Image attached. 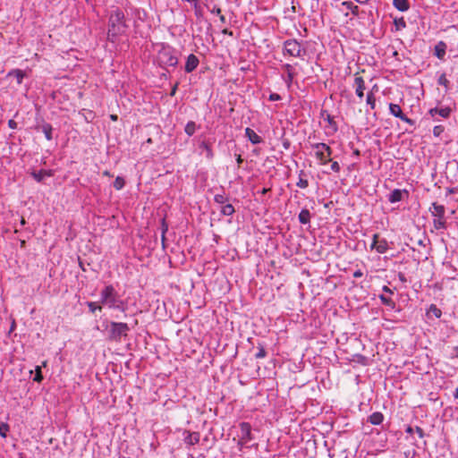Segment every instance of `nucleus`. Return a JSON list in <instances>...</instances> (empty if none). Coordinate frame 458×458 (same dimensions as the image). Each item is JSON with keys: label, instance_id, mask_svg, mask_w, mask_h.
<instances>
[{"label": "nucleus", "instance_id": "9b49d317", "mask_svg": "<svg viewBox=\"0 0 458 458\" xmlns=\"http://www.w3.org/2000/svg\"><path fill=\"white\" fill-rule=\"evenodd\" d=\"M394 292L387 288L386 286L383 287V293L378 294L383 304L387 306L389 309L394 308V302L393 301Z\"/></svg>", "mask_w": 458, "mask_h": 458}, {"label": "nucleus", "instance_id": "de8ad7c7", "mask_svg": "<svg viewBox=\"0 0 458 458\" xmlns=\"http://www.w3.org/2000/svg\"><path fill=\"white\" fill-rule=\"evenodd\" d=\"M367 104L372 106V89L367 92Z\"/></svg>", "mask_w": 458, "mask_h": 458}, {"label": "nucleus", "instance_id": "ddd939ff", "mask_svg": "<svg viewBox=\"0 0 458 458\" xmlns=\"http://www.w3.org/2000/svg\"><path fill=\"white\" fill-rule=\"evenodd\" d=\"M283 69L286 72V76H283V80L287 88H290L295 76L293 66L290 64H284Z\"/></svg>", "mask_w": 458, "mask_h": 458}, {"label": "nucleus", "instance_id": "3c124183", "mask_svg": "<svg viewBox=\"0 0 458 458\" xmlns=\"http://www.w3.org/2000/svg\"><path fill=\"white\" fill-rule=\"evenodd\" d=\"M179 82H176L171 89L170 96L174 97L176 94Z\"/></svg>", "mask_w": 458, "mask_h": 458}, {"label": "nucleus", "instance_id": "6e6552de", "mask_svg": "<svg viewBox=\"0 0 458 458\" xmlns=\"http://www.w3.org/2000/svg\"><path fill=\"white\" fill-rule=\"evenodd\" d=\"M321 118L323 119L324 131L327 136H333L338 131V125L335 117L330 114L327 111L321 112Z\"/></svg>", "mask_w": 458, "mask_h": 458}, {"label": "nucleus", "instance_id": "338daca9", "mask_svg": "<svg viewBox=\"0 0 458 458\" xmlns=\"http://www.w3.org/2000/svg\"><path fill=\"white\" fill-rule=\"evenodd\" d=\"M288 146H289V143H286V142H284V147L285 148H288Z\"/></svg>", "mask_w": 458, "mask_h": 458}, {"label": "nucleus", "instance_id": "1a4fd4ad", "mask_svg": "<svg viewBox=\"0 0 458 458\" xmlns=\"http://www.w3.org/2000/svg\"><path fill=\"white\" fill-rule=\"evenodd\" d=\"M127 14L131 15L133 19V28L137 30L140 26V21L144 22L148 18V13L143 8L130 6L127 9Z\"/></svg>", "mask_w": 458, "mask_h": 458}, {"label": "nucleus", "instance_id": "c9c22d12", "mask_svg": "<svg viewBox=\"0 0 458 458\" xmlns=\"http://www.w3.org/2000/svg\"><path fill=\"white\" fill-rule=\"evenodd\" d=\"M227 199H228L227 197L224 193L216 194L214 196V200L217 204L224 205L227 201Z\"/></svg>", "mask_w": 458, "mask_h": 458}, {"label": "nucleus", "instance_id": "9d476101", "mask_svg": "<svg viewBox=\"0 0 458 458\" xmlns=\"http://www.w3.org/2000/svg\"><path fill=\"white\" fill-rule=\"evenodd\" d=\"M389 111H390V114L392 115H394V117H397L399 119H401L402 121H403L404 123L410 124V125H413L414 124V122L413 120L410 119L409 117H407L402 111V108L399 105L397 104H389Z\"/></svg>", "mask_w": 458, "mask_h": 458}, {"label": "nucleus", "instance_id": "72a5a7b5", "mask_svg": "<svg viewBox=\"0 0 458 458\" xmlns=\"http://www.w3.org/2000/svg\"><path fill=\"white\" fill-rule=\"evenodd\" d=\"M125 185V181L122 176H117L114 182V188L117 191L122 190Z\"/></svg>", "mask_w": 458, "mask_h": 458}, {"label": "nucleus", "instance_id": "5fc2aeb1", "mask_svg": "<svg viewBox=\"0 0 458 458\" xmlns=\"http://www.w3.org/2000/svg\"><path fill=\"white\" fill-rule=\"evenodd\" d=\"M103 175L106 176V177H112L113 176V174L109 171H107V170L103 172Z\"/></svg>", "mask_w": 458, "mask_h": 458}, {"label": "nucleus", "instance_id": "39448f33", "mask_svg": "<svg viewBox=\"0 0 458 458\" xmlns=\"http://www.w3.org/2000/svg\"><path fill=\"white\" fill-rule=\"evenodd\" d=\"M433 218V225L436 230H444L446 228V222L445 219V208L437 202L432 203L429 208Z\"/></svg>", "mask_w": 458, "mask_h": 458}, {"label": "nucleus", "instance_id": "0e129e2a", "mask_svg": "<svg viewBox=\"0 0 458 458\" xmlns=\"http://www.w3.org/2000/svg\"><path fill=\"white\" fill-rule=\"evenodd\" d=\"M454 189H448V193L451 194V193H454Z\"/></svg>", "mask_w": 458, "mask_h": 458}, {"label": "nucleus", "instance_id": "6ab92c4d", "mask_svg": "<svg viewBox=\"0 0 458 458\" xmlns=\"http://www.w3.org/2000/svg\"><path fill=\"white\" fill-rule=\"evenodd\" d=\"M245 137H247L252 144H259L262 142V138L249 127L245 129Z\"/></svg>", "mask_w": 458, "mask_h": 458}, {"label": "nucleus", "instance_id": "4c0bfd02", "mask_svg": "<svg viewBox=\"0 0 458 458\" xmlns=\"http://www.w3.org/2000/svg\"><path fill=\"white\" fill-rule=\"evenodd\" d=\"M167 230H168V225H167V224H166V222H165V218H163V219L161 220V232H162L161 239H162V242H165V233H166Z\"/></svg>", "mask_w": 458, "mask_h": 458}, {"label": "nucleus", "instance_id": "20e7f679", "mask_svg": "<svg viewBox=\"0 0 458 458\" xmlns=\"http://www.w3.org/2000/svg\"><path fill=\"white\" fill-rule=\"evenodd\" d=\"M310 148L315 150V157L319 164L325 165L331 162L332 148L324 142L310 143Z\"/></svg>", "mask_w": 458, "mask_h": 458}, {"label": "nucleus", "instance_id": "412c9836", "mask_svg": "<svg viewBox=\"0 0 458 458\" xmlns=\"http://www.w3.org/2000/svg\"><path fill=\"white\" fill-rule=\"evenodd\" d=\"M377 442L378 445V448L377 450H380V448H383L386 446V444L387 442V437L386 431H377V440L374 439V443Z\"/></svg>", "mask_w": 458, "mask_h": 458}, {"label": "nucleus", "instance_id": "f704fd0d", "mask_svg": "<svg viewBox=\"0 0 458 458\" xmlns=\"http://www.w3.org/2000/svg\"><path fill=\"white\" fill-rule=\"evenodd\" d=\"M42 380H43V375L41 372V366H36L35 377H33V381L40 383Z\"/></svg>", "mask_w": 458, "mask_h": 458}, {"label": "nucleus", "instance_id": "423d86ee", "mask_svg": "<svg viewBox=\"0 0 458 458\" xmlns=\"http://www.w3.org/2000/svg\"><path fill=\"white\" fill-rule=\"evenodd\" d=\"M130 327L128 324L123 322H110L108 334L109 339L115 342H120L122 337H126Z\"/></svg>", "mask_w": 458, "mask_h": 458}, {"label": "nucleus", "instance_id": "473e14b6", "mask_svg": "<svg viewBox=\"0 0 458 458\" xmlns=\"http://www.w3.org/2000/svg\"><path fill=\"white\" fill-rule=\"evenodd\" d=\"M87 305L89 307V311L92 313H94L96 310H101L103 307V305L99 303V301L98 302L89 301L87 302Z\"/></svg>", "mask_w": 458, "mask_h": 458}, {"label": "nucleus", "instance_id": "bf43d9fd", "mask_svg": "<svg viewBox=\"0 0 458 458\" xmlns=\"http://www.w3.org/2000/svg\"><path fill=\"white\" fill-rule=\"evenodd\" d=\"M414 430H415V429H413V428H411V427H408V428H406V432H407V433H409V434L413 433V431H414Z\"/></svg>", "mask_w": 458, "mask_h": 458}, {"label": "nucleus", "instance_id": "49530a36", "mask_svg": "<svg viewBox=\"0 0 458 458\" xmlns=\"http://www.w3.org/2000/svg\"><path fill=\"white\" fill-rule=\"evenodd\" d=\"M268 99H269L270 101H278V100H281V99H282V98H281V96H280L279 94H277V93H271V94L269 95V97H268Z\"/></svg>", "mask_w": 458, "mask_h": 458}, {"label": "nucleus", "instance_id": "2eb2a0df", "mask_svg": "<svg viewBox=\"0 0 458 458\" xmlns=\"http://www.w3.org/2000/svg\"><path fill=\"white\" fill-rule=\"evenodd\" d=\"M408 194L409 193L406 190L395 189L388 194V200L391 203H395V202L401 201L403 199V196L407 197Z\"/></svg>", "mask_w": 458, "mask_h": 458}, {"label": "nucleus", "instance_id": "e433bc0d", "mask_svg": "<svg viewBox=\"0 0 458 458\" xmlns=\"http://www.w3.org/2000/svg\"><path fill=\"white\" fill-rule=\"evenodd\" d=\"M9 429H10V428L7 423L0 422V436L2 437H4V438L6 437Z\"/></svg>", "mask_w": 458, "mask_h": 458}, {"label": "nucleus", "instance_id": "f257e3e1", "mask_svg": "<svg viewBox=\"0 0 458 458\" xmlns=\"http://www.w3.org/2000/svg\"><path fill=\"white\" fill-rule=\"evenodd\" d=\"M107 40L116 44L120 37L127 36L129 24L124 12L117 7L112 6L107 13Z\"/></svg>", "mask_w": 458, "mask_h": 458}, {"label": "nucleus", "instance_id": "13d9d810", "mask_svg": "<svg viewBox=\"0 0 458 458\" xmlns=\"http://www.w3.org/2000/svg\"><path fill=\"white\" fill-rule=\"evenodd\" d=\"M269 191H270V189H269V188H264V189H262V191H261V194L265 195V194H267Z\"/></svg>", "mask_w": 458, "mask_h": 458}, {"label": "nucleus", "instance_id": "864d4df0", "mask_svg": "<svg viewBox=\"0 0 458 458\" xmlns=\"http://www.w3.org/2000/svg\"><path fill=\"white\" fill-rule=\"evenodd\" d=\"M235 157H236L237 165H238V166H240L242 164L243 159L240 154H235Z\"/></svg>", "mask_w": 458, "mask_h": 458}, {"label": "nucleus", "instance_id": "8fccbe9b", "mask_svg": "<svg viewBox=\"0 0 458 458\" xmlns=\"http://www.w3.org/2000/svg\"><path fill=\"white\" fill-rule=\"evenodd\" d=\"M415 432L418 434V436L422 438L424 437V431L420 427H416L415 428Z\"/></svg>", "mask_w": 458, "mask_h": 458}, {"label": "nucleus", "instance_id": "a211bd4d", "mask_svg": "<svg viewBox=\"0 0 458 458\" xmlns=\"http://www.w3.org/2000/svg\"><path fill=\"white\" fill-rule=\"evenodd\" d=\"M387 248V242L386 240H379L377 235L374 234V249L379 253H385Z\"/></svg>", "mask_w": 458, "mask_h": 458}, {"label": "nucleus", "instance_id": "680f3d73", "mask_svg": "<svg viewBox=\"0 0 458 458\" xmlns=\"http://www.w3.org/2000/svg\"><path fill=\"white\" fill-rule=\"evenodd\" d=\"M367 422L372 423V415L367 417Z\"/></svg>", "mask_w": 458, "mask_h": 458}, {"label": "nucleus", "instance_id": "c03bdc74", "mask_svg": "<svg viewBox=\"0 0 458 458\" xmlns=\"http://www.w3.org/2000/svg\"><path fill=\"white\" fill-rule=\"evenodd\" d=\"M330 168L335 173H339L340 169H341L339 163L336 161H332V160H331Z\"/></svg>", "mask_w": 458, "mask_h": 458}, {"label": "nucleus", "instance_id": "4be33fe9", "mask_svg": "<svg viewBox=\"0 0 458 458\" xmlns=\"http://www.w3.org/2000/svg\"><path fill=\"white\" fill-rule=\"evenodd\" d=\"M429 113L432 116L438 114L443 118H447L451 114V109L449 107L432 108L430 109Z\"/></svg>", "mask_w": 458, "mask_h": 458}, {"label": "nucleus", "instance_id": "a19ab883", "mask_svg": "<svg viewBox=\"0 0 458 458\" xmlns=\"http://www.w3.org/2000/svg\"><path fill=\"white\" fill-rule=\"evenodd\" d=\"M445 131V127L443 125H436L433 128V134L435 137H439Z\"/></svg>", "mask_w": 458, "mask_h": 458}, {"label": "nucleus", "instance_id": "f03ea898", "mask_svg": "<svg viewBox=\"0 0 458 458\" xmlns=\"http://www.w3.org/2000/svg\"><path fill=\"white\" fill-rule=\"evenodd\" d=\"M99 303L111 310L124 311L125 302L112 284L106 285L100 292Z\"/></svg>", "mask_w": 458, "mask_h": 458}, {"label": "nucleus", "instance_id": "e2e57ef3", "mask_svg": "<svg viewBox=\"0 0 458 458\" xmlns=\"http://www.w3.org/2000/svg\"><path fill=\"white\" fill-rule=\"evenodd\" d=\"M47 360L43 361V362H42V367H47Z\"/></svg>", "mask_w": 458, "mask_h": 458}, {"label": "nucleus", "instance_id": "09e8293b", "mask_svg": "<svg viewBox=\"0 0 458 458\" xmlns=\"http://www.w3.org/2000/svg\"><path fill=\"white\" fill-rule=\"evenodd\" d=\"M8 126L9 128L14 130L17 128V123L14 120L11 119L8 121Z\"/></svg>", "mask_w": 458, "mask_h": 458}, {"label": "nucleus", "instance_id": "603ef678", "mask_svg": "<svg viewBox=\"0 0 458 458\" xmlns=\"http://www.w3.org/2000/svg\"><path fill=\"white\" fill-rule=\"evenodd\" d=\"M211 13H214V14H216V15H220L221 14V9L217 6H214L213 9L211 10Z\"/></svg>", "mask_w": 458, "mask_h": 458}, {"label": "nucleus", "instance_id": "c756f323", "mask_svg": "<svg viewBox=\"0 0 458 458\" xmlns=\"http://www.w3.org/2000/svg\"><path fill=\"white\" fill-rule=\"evenodd\" d=\"M427 314L429 317L434 316L435 318H439L442 315V312L436 305L431 304L429 309L428 310Z\"/></svg>", "mask_w": 458, "mask_h": 458}, {"label": "nucleus", "instance_id": "052dcab7", "mask_svg": "<svg viewBox=\"0 0 458 458\" xmlns=\"http://www.w3.org/2000/svg\"><path fill=\"white\" fill-rule=\"evenodd\" d=\"M219 20L221 22L225 23V17L222 14L219 15Z\"/></svg>", "mask_w": 458, "mask_h": 458}, {"label": "nucleus", "instance_id": "bb28decb", "mask_svg": "<svg viewBox=\"0 0 458 458\" xmlns=\"http://www.w3.org/2000/svg\"><path fill=\"white\" fill-rule=\"evenodd\" d=\"M305 173L303 170L300 171L299 180L296 182V185L301 189H306L309 186V182L306 178H304Z\"/></svg>", "mask_w": 458, "mask_h": 458}, {"label": "nucleus", "instance_id": "ea45409f", "mask_svg": "<svg viewBox=\"0 0 458 458\" xmlns=\"http://www.w3.org/2000/svg\"><path fill=\"white\" fill-rule=\"evenodd\" d=\"M384 416L380 412H374V426H378L383 422Z\"/></svg>", "mask_w": 458, "mask_h": 458}, {"label": "nucleus", "instance_id": "4468645a", "mask_svg": "<svg viewBox=\"0 0 458 458\" xmlns=\"http://www.w3.org/2000/svg\"><path fill=\"white\" fill-rule=\"evenodd\" d=\"M199 64V58L195 55H189L184 66L185 72L188 73L192 72L198 67Z\"/></svg>", "mask_w": 458, "mask_h": 458}, {"label": "nucleus", "instance_id": "69168bd1", "mask_svg": "<svg viewBox=\"0 0 458 458\" xmlns=\"http://www.w3.org/2000/svg\"><path fill=\"white\" fill-rule=\"evenodd\" d=\"M111 118H112V120L115 121L117 119V116L116 115H111Z\"/></svg>", "mask_w": 458, "mask_h": 458}, {"label": "nucleus", "instance_id": "0eeeda50", "mask_svg": "<svg viewBox=\"0 0 458 458\" xmlns=\"http://www.w3.org/2000/svg\"><path fill=\"white\" fill-rule=\"evenodd\" d=\"M283 54L284 55L301 58L305 55V49L298 40L290 38L284 42Z\"/></svg>", "mask_w": 458, "mask_h": 458}, {"label": "nucleus", "instance_id": "b1692460", "mask_svg": "<svg viewBox=\"0 0 458 458\" xmlns=\"http://www.w3.org/2000/svg\"><path fill=\"white\" fill-rule=\"evenodd\" d=\"M393 4L400 12H406L410 8L408 0H393Z\"/></svg>", "mask_w": 458, "mask_h": 458}, {"label": "nucleus", "instance_id": "aec40b11", "mask_svg": "<svg viewBox=\"0 0 458 458\" xmlns=\"http://www.w3.org/2000/svg\"><path fill=\"white\" fill-rule=\"evenodd\" d=\"M184 442L187 445H194L199 442V433L198 432H188L184 437Z\"/></svg>", "mask_w": 458, "mask_h": 458}, {"label": "nucleus", "instance_id": "58836bf2", "mask_svg": "<svg viewBox=\"0 0 458 458\" xmlns=\"http://www.w3.org/2000/svg\"><path fill=\"white\" fill-rule=\"evenodd\" d=\"M258 352L255 354L256 359H263L267 356V352L263 345L259 344Z\"/></svg>", "mask_w": 458, "mask_h": 458}, {"label": "nucleus", "instance_id": "774afa93", "mask_svg": "<svg viewBox=\"0 0 458 458\" xmlns=\"http://www.w3.org/2000/svg\"><path fill=\"white\" fill-rule=\"evenodd\" d=\"M455 397H458V387L456 388Z\"/></svg>", "mask_w": 458, "mask_h": 458}, {"label": "nucleus", "instance_id": "4d7b16f0", "mask_svg": "<svg viewBox=\"0 0 458 458\" xmlns=\"http://www.w3.org/2000/svg\"><path fill=\"white\" fill-rule=\"evenodd\" d=\"M223 34H227L229 36H232L233 35V31H230L228 30L227 29H225L223 31H222Z\"/></svg>", "mask_w": 458, "mask_h": 458}, {"label": "nucleus", "instance_id": "79ce46f5", "mask_svg": "<svg viewBox=\"0 0 458 458\" xmlns=\"http://www.w3.org/2000/svg\"><path fill=\"white\" fill-rule=\"evenodd\" d=\"M342 4L346 7V9L351 10L352 13H354V9H357V6L353 4L352 2L345 1L343 2Z\"/></svg>", "mask_w": 458, "mask_h": 458}, {"label": "nucleus", "instance_id": "5701e85b", "mask_svg": "<svg viewBox=\"0 0 458 458\" xmlns=\"http://www.w3.org/2000/svg\"><path fill=\"white\" fill-rule=\"evenodd\" d=\"M310 212L307 208L301 210L298 216L299 222L302 225H307L310 222Z\"/></svg>", "mask_w": 458, "mask_h": 458}, {"label": "nucleus", "instance_id": "2f4dec72", "mask_svg": "<svg viewBox=\"0 0 458 458\" xmlns=\"http://www.w3.org/2000/svg\"><path fill=\"white\" fill-rule=\"evenodd\" d=\"M394 25L395 28V30H401L406 28V22L403 17L401 18H395L394 20Z\"/></svg>", "mask_w": 458, "mask_h": 458}, {"label": "nucleus", "instance_id": "c85d7f7f", "mask_svg": "<svg viewBox=\"0 0 458 458\" xmlns=\"http://www.w3.org/2000/svg\"><path fill=\"white\" fill-rule=\"evenodd\" d=\"M235 209L232 204L223 205L221 208V214L226 216H233Z\"/></svg>", "mask_w": 458, "mask_h": 458}, {"label": "nucleus", "instance_id": "7c9ffc66", "mask_svg": "<svg viewBox=\"0 0 458 458\" xmlns=\"http://www.w3.org/2000/svg\"><path fill=\"white\" fill-rule=\"evenodd\" d=\"M184 131L188 136H192L196 131V123L192 121H190L186 123Z\"/></svg>", "mask_w": 458, "mask_h": 458}, {"label": "nucleus", "instance_id": "dca6fc26", "mask_svg": "<svg viewBox=\"0 0 458 458\" xmlns=\"http://www.w3.org/2000/svg\"><path fill=\"white\" fill-rule=\"evenodd\" d=\"M353 87L355 89L356 95L361 99L364 97V90L366 89L365 82L362 77H355Z\"/></svg>", "mask_w": 458, "mask_h": 458}, {"label": "nucleus", "instance_id": "f8f14e48", "mask_svg": "<svg viewBox=\"0 0 458 458\" xmlns=\"http://www.w3.org/2000/svg\"><path fill=\"white\" fill-rule=\"evenodd\" d=\"M241 441L248 443L252 439L251 426L248 422H242L240 424Z\"/></svg>", "mask_w": 458, "mask_h": 458}, {"label": "nucleus", "instance_id": "6e6d98bb", "mask_svg": "<svg viewBox=\"0 0 458 458\" xmlns=\"http://www.w3.org/2000/svg\"><path fill=\"white\" fill-rule=\"evenodd\" d=\"M454 356L458 359V346L454 348Z\"/></svg>", "mask_w": 458, "mask_h": 458}, {"label": "nucleus", "instance_id": "393cba45", "mask_svg": "<svg viewBox=\"0 0 458 458\" xmlns=\"http://www.w3.org/2000/svg\"><path fill=\"white\" fill-rule=\"evenodd\" d=\"M38 128L41 129L42 132L45 134V137L47 140H51L53 139V127L50 123H44Z\"/></svg>", "mask_w": 458, "mask_h": 458}, {"label": "nucleus", "instance_id": "37998d69", "mask_svg": "<svg viewBox=\"0 0 458 458\" xmlns=\"http://www.w3.org/2000/svg\"><path fill=\"white\" fill-rule=\"evenodd\" d=\"M438 84L439 85H443L445 87H447L449 81L448 80L446 79L445 75V74H441L440 77L438 78V81H437Z\"/></svg>", "mask_w": 458, "mask_h": 458}, {"label": "nucleus", "instance_id": "f3484780", "mask_svg": "<svg viewBox=\"0 0 458 458\" xmlns=\"http://www.w3.org/2000/svg\"><path fill=\"white\" fill-rule=\"evenodd\" d=\"M30 174L34 178L35 181H37L38 182H41L45 177L53 176L55 174V171L52 169H49V170L41 169L39 171H33Z\"/></svg>", "mask_w": 458, "mask_h": 458}, {"label": "nucleus", "instance_id": "a878e982", "mask_svg": "<svg viewBox=\"0 0 458 458\" xmlns=\"http://www.w3.org/2000/svg\"><path fill=\"white\" fill-rule=\"evenodd\" d=\"M435 55L439 58L442 59L445 55V44L442 41H440L436 47H435Z\"/></svg>", "mask_w": 458, "mask_h": 458}, {"label": "nucleus", "instance_id": "cd10ccee", "mask_svg": "<svg viewBox=\"0 0 458 458\" xmlns=\"http://www.w3.org/2000/svg\"><path fill=\"white\" fill-rule=\"evenodd\" d=\"M199 147L205 150L206 157L208 159H212L214 157V153L209 143H208L207 141H202Z\"/></svg>", "mask_w": 458, "mask_h": 458}, {"label": "nucleus", "instance_id": "a18cd8bd", "mask_svg": "<svg viewBox=\"0 0 458 458\" xmlns=\"http://www.w3.org/2000/svg\"><path fill=\"white\" fill-rule=\"evenodd\" d=\"M14 73H15V76L17 78L18 83L21 84L22 82V80H23V77H24V72L22 71H21V70H15Z\"/></svg>", "mask_w": 458, "mask_h": 458}, {"label": "nucleus", "instance_id": "7ed1b4c3", "mask_svg": "<svg viewBox=\"0 0 458 458\" xmlns=\"http://www.w3.org/2000/svg\"><path fill=\"white\" fill-rule=\"evenodd\" d=\"M157 62L161 67L176 66L178 58L174 55V49L168 45H163L157 54Z\"/></svg>", "mask_w": 458, "mask_h": 458}]
</instances>
